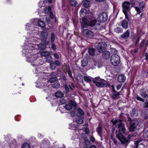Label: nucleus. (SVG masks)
<instances>
[{
    "label": "nucleus",
    "mask_w": 148,
    "mask_h": 148,
    "mask_svg": "<svg viewBox=\"0 0 148 148\" xmlns=\"http://www.w3.org/2000/svg\"><path fill=\"white\" fill-rule=\"evenodd\" d=\"M77 2L75 0H69L70 5L73 7H75L77 4Z\"/></svg>",
    "instance_id": "obj_28"
},
{
    "label": "nucleus",
    "mask_w": 148,
    "mask_h": 148,
    "mask_svg": "<svg viewBox=\"0 0 148 148\" xmlns=\"http://www.w3.org/2000/svg\"><path fill=\"white\" fill-rule=\"evenodd\" d=\"M41 35L43 38H46L47 36V34L44 32H42L41 33Z\"/></svg>",
    "instance_id": "obj_43"
},
{
    "label": "nucleus",
    "mask_w": 148,
    "mask_h": 148,
    "mask_svg": "<svg viewBox=\"0 0 148 148\" xmlns=\"http://www.w3.org/2000/svg\"><path fill=\"white\" fill-rule=\"evenodd\" d=\"M70 104H71L72 106V107L73 106H75L76 105V103L73 101H70Z\"/></svg>",
    "instance_id": "obj_52"
},
{
    "label": "nucleus",
    "mask_w": 148,
    "mask_h": 148,
    "mask_svg": "<svg viewBox=\"0 0 148 148\" xmlns=\"http://www.w3.org/2000/svg\"><path fill=\"white\" fill-rule=\"evenodd\" d=\"M135 9L136 11L137 12V13L138 14H140L141 13V11L140 8L136 6L135 7Z\"/></svg>",
    "instance_id": "obj_44"
},
{
    "label": "nucleus",
    "mask_w": 148,
    "mask_h": 148,
    "mask_svg": "<svg viewBox=\"0 0 148 148\" xmlns=\"http://www.w3.org/2000/svg\"><path fill=\"white\" fill-rule=\"evenodd\" d=\"M110 61L112 64L114 66H116L120 62V58L119 56L116 54H113L111 58Z\"/></svg>",
    "instance_id": "obj_3"
},
{
    "label": "nucleus",
    "mask_w": 148,
    "mask_h": 148,
    "mask_svg": "<svg viewBox=\"0 0 148 148\" xmlns=\"http://www.w3.org/2000/svg\"><path fill=\"white\" fill-rule=\"evenodd\" d=\"M54 56L56 58L58 59L59 58V56L58 53H54L53 54Z\"/></svg>",
    "instance_id": "obj_57"
},
{
    "label": "nucleus",
    "mask_w": 148,
    "mask_h": 148,
    "mask_svg": "<svg viewBox=\"0 0 148 148\" xmlns=\"http://www.w3.org/2000/svg\"><path fill=\"white\" fill-rule=\"evenodd\" d=\"M114 31L117 33H120L123 32V30L122 29L119 27H117L114 29Z\"/></svg>",
    "instance_id": "obj_30"
},
{
    "label": "nucleus",
    "mask_w": 148,
    "mask_h": 148,
    "mask_svg": "<svg viewBox=\"0 0 148 148\" xmlns=\"http://www.w3.org/2000/svg\"><path fill=\"white\" fill-rule=\"evenodd\" d=\"M49 42L48 41H47L46 42L45 44H40L38 45V48L39 49L43 50L45 49L46 48V45L48 44Z\"/></svg>",
    "instance_id": "obj_24"
},
{
    "label": "nucleus",
    "mask_w": 148,
    "mask_h": 148,
    "mask_svg": "<svg viewBox=\"0 0 148 148\" xmlns=\"http://www.w3.org/2000/svg\"><path fill=\"white\" fill-rule=\"evenodd\" d=\"M138 122L136 120L133 121L129 123L130 126L128 128V130L130 132H133L134 131L136 127L138 125Z\"/></svg>",
    "instance_id": "obj_7"
},
{
    "label": "nucleus",
    "mask_w": 148,
    "mask_h": 148,
    "mask_svg": "<svg viewBox=\"0 0 148 148\" xmlns=\"http://www.w3.org/2000/svg\"><path fill=\"white\" fill-rule=\"evenodd\" d=\"M118 130H116V136L117 135L121 136L123 135H126L127 134V132L126 131L125 128V125L124 123L120 122L118 125Z\"/></svg>",
    "instance_id": "obj_1"
},
{
    "label": "nucleus",
    "mask_w": 148,
    "mask_h": 148,
    "mask_svg": "<svg viewBox=\"0 0 148 148\" xmlns=\"http://www.w3.org/2000/svg\"><path fill=\"white\" fill-rule=\"evenodd\" d=\"M145 60H148V53H146L145 54Z\"/></svg>",
    "instance_id": "obj_64"
},
{
    "label": "nucleus",
    "mask_w": 148,
    "mask_h": 148,
    "mask_svg": "<svg viewBox=\"0 0 148 148\" xmlns=\"http://www.w3.org/2000/svg\"><path fill=\"white\" fill-rule=\"evenodd\" d=\"M90 1L88 0H85L83 2V6L86 8H88L89 6Z\"/></svg>",
    "instance_id": "obj_23"
},
{
    "label": "nucleus",
    "mask_w": 148,
    "mask_h": 148,
    "mask_svg": "<svg viewBox=\"0 0 148 148\" xmlns=\"http://www.w3.org/2000/svg\"><path fill=\"white\" fill-rule=\"evenodd\" d=\"M108 15L107 13L105 12L100 13L98 17V21L100 23H104L107 20Z\"/></svg>",
    "instance_id": "obj_5"
},
{
    "label": "nucleus",
    "mask_w": 148,
    "mask_h": 148,
    "mask_svg": "<svg viewBox=\"0 0 148 148\" xmlns=\"http://www.w3.org/2000/svg\"><path fill=\"white\" fill-rule=\"evenodd\" d=\"M66 70L68 72V74L69 75V76L70 77H71V78L73 79L74 78L72 75V73L71 71L70 67L69 65H66Z\"/></svg>",
    "instance_id": "obj_21"
},
{
    "label": "nucleus",
    "mask_w": 148,
    "mask_h": 148,
    "mask_svg": "<svg viewBox=\"0 0 148 148\" xmlns=\"http://www.w3.org/2000/svg\"><path fill=\"white\" fill-rule=\"evenodd\" d=\"M85 132L86 134H89L90 133L89 129L87 127H86L85 129Z\"/></svg>",
    "instance_id": "obj_54"
},
{
    "label": "nucleus",
    "mask_w": 148,
    "mask_h": 148,
    "mask_svg": "<svg viewBox=\"0 0 148 148\" xmlns=\"http://www.w3.org/2000/svg\"><path fill=\"white\" fill-rule=\"evenodd\" d=\"M89 21L86 18L82 19V22L81 23L82 29H84L88 26Z\"/></svg>",
    "instance_id": "obj_11"
},
{
    "label": "nucleus",
    "mask_w": 148,
    "mask_h": 148,
    "mask_svg": "<svg viewBox=\"0 0 148 148\" xmlns=\"http://www.w3.org/2000/svg\"><path fill=\"white\" fill-rule=\"evenodd\" d=\"M147 94L145 91H144L141 93V96L143 98H145L147 97Z\"/></svg>",
    "instance_id": "obj_45"
},
{
    "label": "nucleus",
    "mask_w": 148,
    "mask_h": 148,
    "mask_svg": "<svg viewBox=\"0 0 148 148\" xmlns=\"http://www.w3.org/2000/svg\"><path fill=\"white\" fill-rule=\"evenodd\" d=\"M95 49L93 48L90 47L88 49V52L89 54L91 56L95 55Z\"/></svg>",
    "instance_id": "obj_20"
},
{
    "label": "nucleus",
    "mask_w": 148,
    "mask_h": 148,
    "mask_svg": "<svg viewBox=\"0 0 148 148\" xmlns=\"http://www.w3.org/2000/svg\"><path fill=\"white\" fill-rule=\"evenodd\" d=\"M86 11V10L84 8H82L80 10L79 13L81 15L82 14L84 15V14H85V12Z\"/></svg>",
    "instance_id": "obj_40"
},
{
    "label": "nucleus",
    "mask_w": 148,
    "mask_h": 148,
    "mask_svg": "<svg viewBox=\"0 0 148 148\" xmlns=\"http://www.w3.org/2000/svg\"><path fill=\"white\" fill-rule=\"evenodd\" d=\"M126 77L125 75L123 74H121L118 76L117 78V81L121 83L123 82L125 80Z\"/></svg>",
    "instance_id": "obj_16"
},
{
    "label": "nucleus",
    "mask_w": 148,
    "mask_h": 148,
    "mask_svg": "<svg viewBox=\"0 0 148 148\" xmlns=\"http://www.w3.org/2000/svg\"><path fill=\"white\" fill-rule=\"evenodd\" d=\"M50 16L51 19H53L54 18V16L52 12L50 13Z\"/></svg>",
    "instance_id": "obj_63"
},
{
    "label": "nucleus",
    "mask_w": 148,
    "mask_h": 148,
    "mask_svg": "<svg viewBox=\"0 0 148 148\" xmlns=\"http://www.w3.org/2000/svg\"><path fill=\"white\" fill-rule=\"evenodd\" d=\"M22 148H30V147L29 144L25 143L22 145Z\"/></svg>",
    "instance_id": "obj_37"
},
{
    "label": "nucleus",
    "mask_w": 148,
    "mask_h": 148,
    "mask_svg": "<svg viewBox=\"0 0 148 148\" xmlns=\"http://www.w3.org/2000/svg\"><path fill=\"white\" fill-rule=\"evenodd\" d=\"M130 2L128 1H124L122 4L123 12H128L130 11L131 7Z\"/></svg>",
    "instance_id": "obj_4"
},
{
    "label": "nucleus",
    "mask_w": 148,
    "mask_h": 148,
    "mask_svg": "<svg viewBox=\"0 0 148 148\" xmlns=\"http://www.w3.org/2000/svg\"><path fill=\"white\" fill-rule=\"evenodd\" d=\"M134 136V135L132 134H129L127 136V138H128L129 140H130L131 139V138L132 137H133Z\"/></svg>",
    "instance_id": "obj_55"
},
{
    "label": "nucleus",
    "mask_w": 148,
    "mask_h": 148,
    "mask_svg": "<svg viewBox=\"0 0 148 148\" xmlns=\"http://www.w3.org/2000/svg\"><path fill=\"white\" fill-rule=\"evenodd\" d=\"M63 86L65 91V92L66 93H68L69 92V88L71 90H73V88L70 85H68L67 84H65L63 85Z\"/></svg>",
    "instance_id": "obj_13"
},
{
    "label": "nucleus",
    "mask_w": 148,
    "mask_h": 148,
    "mask_svg": "<svg viewBox=\"0 0 148 148\" xmlns=\"http://www.w3.org/2000/svg\"><path fill=\"white\" fill-rule=\"evenodd\" d=\"M84 81L87 82H90L91 81L90 78L86 76H84Z\"/></svg>",
    "instance_id": "obj_36"
},
{
    "label": "nucleus",
    "mask_w": 148,
    "mask_h": 148,
    "mask_svg": "<svg viewBox=\"0 0 148 148\" xmlns=\"http://www.w3.org/2000/svg\"><path fill=\"white\" fill-rule=\"evenodd\" d=\"M50 40L51 43H53L54 42L55 40V36L54 34L53 33H52L51 34Z\"/></svg>",
    "instance_id": "obj_32"
},
{
    "label": "nucleus",
    "mask_w": 148,
    "mask_h": 148,
    "mask_svg": "<svg viewBox=\"0 0 148 148\" xmlns=\"http://www.w3.org/2000/svg\"><path fill=\"white\" fill-rule=\"evenodd\" d=\"M106 45L105 42H102L99 43L97 46V49L100 53H103L105 51Z\"/></svg>",
    "instance_id": "obj_9"
},
{
    "label": "nucleus",
    "mask_w": 148,
    "mask_h": 148,
    "mask_svg": "<svg viewBox=\"0 0 148 148\" xmlns=\"http://www.w3.org/2000/svg\"><path fill=\"white\" fill-rule=\"evenodd\" d=\"M84 111L81 109L80 108H79L77 109V113L76 115L77 117H83V116L84 115Z\"/></svg>",
    "instance_id": "obj_14"
},
{
    "label": "nucleus",
    "mask_w": 148,
    "mask_h": 148,
    "mask_svg": "<svg viewBox=\"0 0 148 148\" xmlns=\"http://www.w3.org/2000/svg\"><path fill=\"white\" fill-rule=\"evenodd\" d=\"M130 35V31L127 29L125 32L123 34L121 35L120 36L121 37L123 38H127L129 37Z\"/></svg>",
    "instance_id": "obj_17"
},
{
    "label": "nucleus",
    "mask_w": 148,
    "mask_h": 148,
    "mask_svg": "<svg viewBox=\"0 0 148 148\" xmlns=\"http://www.w3.org/2000/svg\"><path fill=\"white\" fill-rule=\"evenodd\" d=\"M128 21L125 19L123 20L121 23V25L122 27L124 29H126L128 28Z\"/></svg>",
    "instance_id": "obj_15"
},
{
    "label": "nucleus",
    "mask_w": 148,
    "mask_h": 148,
    "mask_svg": "<svg viewBox=\"0 0 148 148\" xmlns=\"http://www.w3.org/2000/svg\"><path fill=\"white\" fill-rule=\"evenodd\" d=\"M145 39H144L140 42V43L139 45V48L140 49H142L145 45Z\"/></svg>",
    "instance_id": "obj_35"
},
{
    "label": "nucleus",
    "mask_w": 148,
    "mask_h": 148,
    "mask_svg": "<svg viewBox=\"0 0 148 148\" xmlns=\"http://www.w3.org/2000/svg\"><path fill=\"white\" fill-rule=\"evenodd\" d=\"M47 10H48V11L49 13H50L52 12H51L52 10L51 9V7L50 6H48Z\"/></svg>",
    "instance_id": "obj_62"
},
{
    "label": "nucleus",
    "mask_w": 148,
    "mask_h": 148,
    "mask_svg": "<svg viewBox=\"0 0 148 148\" xmlns=\"http://www.w3.org/2000/svg\"><path fill=\"white\" fill-rule=\"evenodd\" d=\"M65 108H66L67 110H71L72 108V107L71 104H66L64 106Z\"/></svg>",
    "instance_id": "obj_34"
},
{
    "label": "nucleus",
    "mask_w": 148,
    "mask_h": 148,
    "mask_svg": "<svg viewBox=\"0 0 148 148\" xmlns=\"http://www.w3.org/2000/svg\"><path fill=\"white\" fill-rule=\"evenodd\" d=\"M136 99L139 101H142V102H144V100L141 98V97L139 96H137L136 97Z\"/></svg>",
    "instance_id": "obj_49"
},
{
    "label": "nucleus",
    "mask_w": 148,
    "mask_h": 148,
    "mask_svg": "<svg viewBox=\"0 0 148 148\" xmlns=\"http://www.w3.org/2000/svg\"><path fill=\"white\" fill-rule=\"evenodd\" d=\"M90 140L93 143L95 141V138L93 136H91L90 138Z\"/></svg>",
    "instance_id": "obj_51"
},
{
    "label": "nucleus",
    "mask_w": 148,
    "mask_h": 148,
    "mask_svg": "<svg viewBox=\"0 0 148 148\" xmlns=\"http://www.w3.org/2000/svg\"><path fill=\"white\" fill-rule=\"evenodd\" d=\"M110 122L112 123L113 124V125H114L116 124V123L118 122V121L116 119L115 120H114L113 119H112V120H111Z\"/></svg>",
    "instance_id": "obj_47"
},
{
    "label": "nucleus",
    "mask_w": 148,
    "mask_h": 148,
    "mask_svg": "<svg viewBox=\"0 0 148 148\" xmlns=\"http://www.w3.org/2000/svg\"><path fill=\"white\" fill-rule=\"evenodd\" d=\"M139 7L142 9L145 8L146 7L145 3L143 1L140 2L139 4Z\"/></svg>",
    "instance_id": "obj_33"
},
{
    "label": "nucleus",
    "mask_w": 148,
    "mask_h": 148,
    "mask_svg": "<svg viewBox=\"0 0 148 148\" xmlns=\"http://www.w3.org/2000/svg\"><path fill=\"white\" fill-rule=\"evenodd\" d=\"M120 95V93H117L116 94H112L111 96L112 98L114 99H118L119 98V96Z\"/></svg>",
    "instance_id": "obj_25"
},
{
    "label": "nucleus",
    "mask_w": 148,
    "mask_h": 148,
    "mask_svg": "<svg viewBox=\"0 0 148 148\" xmlns=\"http://www.w3.org/2000/svg\"><path fill=\"white\" fill-rule=\"evenodd\" d=\"M83 29V30H82V31L86 37L90 38H92L93 37L94 34L92 31L88 29Z\"/></svg>",
    "instance_id": "obj_8"
},
{
    "label": "nucleus",
    "mask_w": 148,
    "mask_h": 148,
    "mask_svg": "<svg viewBox=\"0 0 148 148\" xmlns=\"http://www.w3.org/2000/svg\"><path fill=\"white\" fill-rule=\"evenodd\" d=\"M122 86V84H121L119 85H118L116 86V88L117 90H119L121 88Z\"/></svg>",
    "instance_id": "obj_59"
},
{
    "label": "nucleus",
    "mask_w": 148,
    "mask_h": 148,
    "mask_svg": "<svg viewBox=\"0 0 148 148\" xmlns=\"http://www.w3.org/2000/svg\"><path fill=\"white\" fill-rule=\"evenodd\" d=\"M58 80V78L57 77L55 76L50 78L49 79V81L50 83H52Z\"/></svg>",
    "instance_id": "obj_29"
},
{
    "label": "nucleus",
    "mask_w": 148,
    "mask_h": 148,
    "mask_svg": "<svg viewBox=\"0 0 148 148\" xmlns=\"http://www.w3.org/2000/svg\"><path fill=\"white\" fill-rule=\"evenodd\" d=\"M46 61L49 62L51 61L52 60L51 57L50 56H48L46 57Z\"/></svg>",
    "instance_id": "obj_50"
},
{
    "label": "nucleus",
    "mask_w": 148,
    "mask_h": 148,
    "mask_svg": "<svg viewBox=\"0 0 148 148\" xmlns=\"http://www.w3.org/2000/svg\"><path fill=\"white\" fill-rule=\"evenodd\" d=\"M84 143L86 145L88 146L90 145L91 144V143L89 140H87V141L84 142Z\"/></svg>",
    "instance_id": "obj_56"
},
{
    "label": "nucleus",
    "mask_w": 148,
    "mask_h": 148,
    "mask_svg": "<svg viewBox=\"0 0 148 148\" xmlns=\"http://www.w3.org/2000/svg\"><path fill=\"white\" fill-rule=\"evenodd\" d=\"M55 65L57 66H59L60 65V63L59 61L58 60H56L55 61L54 63Z\"/></svg>",
    "instance_id": "obj_53"
},
{
    "label": "nucleus",
    "mask_w": 148,
    "mask_h": 148,
    "mask_svg": "<svg viewBox=\"0 0 148 148\" xmlns=\"http://www.w3.org/2000/svg\"><path fill=\"white\" fill-rule=\"evenodd\" d=\"M42 55L44 56L47 57L49 55V53L48 52H47L46 53V52H44L42 53Z\"/></svg>",
    "instance_id": "obj_58"
},
{
    "label": "nucleus",
    "mask_w": 148,
    "mask_h": 148,
    "mask_svg": "<svg viewBox=\"0 0 148 148\" xmlns=\"http://www.w3.org/2000/svg\"><path fill=\"white\" fill-rule=\"evenodd\" d=\"M60 84L58 82H56L53 84V86L54 88H57L60 87Z\"/></svg>",
    "instance_id": "obj_39"
},
{
    "label": "nucleus",
    "mask_w": 148,
    "mask_h": 148,
    "mask_svg": "<svg viewBox=\"0 0 148 148\" xmlns=\"http://www.w3.org/2000/svg\"><path fill=\"white\" fill-rule=\"evenodd\" d=\"M83 117H78L76 119V122L77 123L79 124H82L83 122Z\"/></svg>",
    "instance_id": "obj_22"
},
{
    "label": "nucleus",
    "mask_w": 148,
    "mask_h": 148,
    "mask_svg": "<svg viewBox=\"0 0 148 148\" xmlns=\"http://www.w3.org/2000/svg\"><path fill=\"white\" fill-rule=\"evenodd\" d=\"M125 16V18L127 20V21L130 22V20L131 18V17L129 16L127 12H123Z\"/></svg>",
    "instance_id": "obj_31"
},
{
    "label": "nucleus",
    "mask_w": 148,
    "mask_h": 148,
    "mask_svg": "<svg viewBox=\"0 0 148 148\" xmlns=\"http://www.w3.org/2000/svg\"><path fill=\"white\" fill-rule=\"evenodd\" d=\"M51 48L53 51H55L56 49V45L52 43L51 45Z\"/></svg>",
    "instance_id": "obj_48"
},
{
    "label": "nucleus",
    "mask_w": 148,
    "mask_h": 148,
    "mask_svg": "<svg viewBox=\"0 0 148 148\" xmlns=\"http://www.w3.org/2000/svg\"><path fill=\"white\" fill-rule=\"evenodd\" d=\"M102 129V127L99 125L96 129V131L97 132L98 135L101 137L102 136L103 134Z\"/></svg>",
    "instance_id": "obj_19"
},
{
    "label": "nucleus",
    "mask_w": 148,
    "mask_h": 148,
    "mask_svg": "<svg viewBox=\"0 0 148 148\" xmlns=\"http://www.w3.org/2000/svg\"><path fill=\"white\" fill-rule=\"evenodd\" d=\"M37 23L39 27L43 28L45 26V23L43 21L40 20L38 21Z\"/></svg>",
    "instance_id": "obj_26"
},
{
    "label": "nucleus",
    "mask_w": 148,
    "mask_h": 148,
    "mask_svg": "<svg viewBox=\"0 0 148 148\" xmlns=\"http://www.w3.org/2000/svg\"><path fill=\"white\" fill-rule=\"evenodd\" d=\"M130 3H131V5H132L131 6V8L132 7H133L135 5V2L134 0L132 1Z\"/></svg>",
    "instance_id": "obj_60"
},
{
    "label": "nucleus",
    "mask_w": 148,
    "mask_h": 148,
    "mask_svg": "<svg viewBox=\"0 0 148 148\" xmlns=\"http://www.w3.org/2000/svg\"><path fill=\"white\" fill-rule=\"evenodd\" d=\"M55 96L57 98H61L63 96V94L61 92L58 91L56 92Z\"/></svg>",
    "instance_id": "obj_27"
},
{
    "label": "nucleus",
    "mask_w": 148,
    "mask_h": 148,
    "mask_svg": "<svg viewBox=\"0 0 148 148\" xmlns=\"http://www.w3.org/2000/svg\"><path fill=\"white\" fill-rule=\"evenodd\" d=\"M140 40V37L139 36L137 38L135 42L134 45L135 47L137 46V45Z\"/></svg>",
    "instance_id": "obj_46"
},
{
    "label": "nucleus",
    "mask_w": 148,
    "mask_h": 148,
    "mask_svg": "<svg viewBox=\"0 0 148 148\" xmlns=\"http://www.w3.org/2000/svg\"><path fill=\"white\" fill-rule=\"evenodd\" d=\"M99 77H96L95 78V80L93 79L92 80L93 83L95 84L96 86L97 87L99 88H103L105 86L107 88V87H110L111 86L110 84L107 82L105 83L102 82H97L96 81V80H99Z\"/></svg>",
    "instance_id": "obj_2"
},
{
    "label": "nucleus",
    "mask_w": 148,
    "mask_h": 148,
    "mask_svg": "<svg viewBox=\"0 0 148 148\" xmlns=\"http://www.w3.org/2000/svg\"><path fill=\"white\" fill-rule=\"evenodd\" d=\"M116 137L118 139L122 145H125L126 146L130 142V140L123 135L119 136L117 135Z\"/></svg>",
    "instance_id": "obj_6"
},
{
    "label": "nucleus",
    "mask_w": 148,
    "mask_h": 148,
    "mask_svg": "<svg viewBox=\"0 0 148 148\" xmlns=\"http://www.w3.org/2000/svg\"><path fill=\"white\" fill-rule=\"evenodd\" d=\"M97 22V20L96 19H89L88 22V26L93 27L95 25Z\"/></svg>",
    "instance_id": "obj_18"
},
{
    "label": "nucleus",
    "mask_w": 148,
    "mask_h": 148,
    "mask_svg": "<svg viewBox=\"0 0 148 148\" xmlns=\"http://www.w3.org/2000/svg\"><path fill=\"white\" fill-rule=\"evenodd\" d=\"M102 54L103 58L105 60H107L109 58L110 56V52L108 51H105L103 52Z\"/></svg>",
    "instance_id": "obj_12"
},
{
    "label": "nucleus",
    "mask_w": 148,
    "mask_h": 148,
    "mask_svg": "<svg viewBox=\"0 0 148 148\" xmlns=\"http://www.w3.org/2000/svg\"><path fill=\"white\" fill-rule=\"evenodd\" d=\"M140 140H137L135 143V147H134L132 148H146L145 146L141 143Z\"/></svg>",
    "instance_id": "obj_10"
},
{
    "label": "nucleus",
    "mask_w": 148,
    "mask_h": 148,
    "mask_svg": "<svg viewBox=\"0 0 148 148\" xmlns=\"http://www.w3.org/2000/svg\"><path fill=\"white\" fill-rule=\"evenodd\" d=\"M60 103L62 104H64L66 103V101L63 98H61L60 100Z\"/></svg>",
    "instance_id": "obj_42"
},
{
    "label": "nucleus",
    "mask_w": 148,
    "mask_h": 148,
    "mask_svg": "<svg viewBox=\"0 0 148 148\" xmlns=\"http://www.w3.org/2000/svg\"><path fill=\"white\" fill-rule=\"evenodd\" d=\"M81 63L82 66L83 67H85L88 64V61H87V60L86 61H85L84 60H82L81 61Z\"/></svg>",
    "instance_id": "obj_38"
},
{
    "label": "nucleus",
    "mask_w": 148,
    "mask_h": 148,
    "mask_svg": "<svg viewBox=\"0 0 148 148\" xmlns=\"http://www.w3.org/2000/svg\"><path fill=\"white\" fill-rule=\"evenodd\" d=\"M127 119H128V121L129 122V123L133 121H135L136 120H132V119L129 116L127 117Z\"/></svg>",
    "instance_id": "obj_61"
},
{
    "label": "nucleus",
    "mask_w": 148,
    "mask_h": 148,
    "mask_svg": "<svg viewBox=\"0 0 148 148\" xmlns=\"http://www.w3.org/2000/svg\"><path fill=\"white\" fill-rule=\"evenodd\" d=\"M50 68L52 70L55 69L56 66L54 63H51L50 64Z\"/></svg>",
    "instance_id": "obj_41"
}]
</instances>
